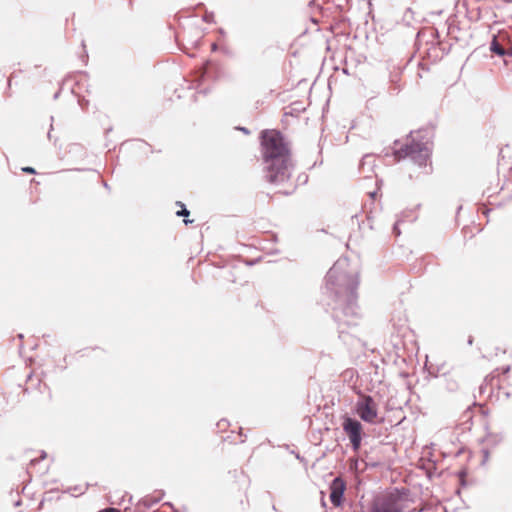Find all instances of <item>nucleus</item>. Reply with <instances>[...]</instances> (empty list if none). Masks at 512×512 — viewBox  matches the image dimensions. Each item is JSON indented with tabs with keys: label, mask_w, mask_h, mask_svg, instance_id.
<instances>
[{
	"label": "nucleus",
	"mask_w": 512,
	"mask_h": 512,
	"mask_svg": "<svg viewBox=\"0 0 512 512\" xmlns=\"http://www.w3.org/2000/svg\"><path fill=\"white\" fill-rule=\"evenodd\" d=\"M434 137L432 127H425L416 132H410V141L394 152L395 157L400 160L411 158L419 166L426 165L431 152V141Z\"/></svg>",
	"instance_id": "7ed1b4c3"
},
{
	"label": "nucleus",
	"mask_w": 512,
	"mask_h": 512,
	"mask_svg": "<svg viewBox=\"0 0 512 512\" xmlns=\"http://www.w3.org/2000/svg\"><path fill=\"white\" fill-rule=\"evenodd\" d=\"M375 167V159L372 154H366L363 156L360 162V170L366 178L371 176Z\"/></svg>",
	"instance_id": "6e6552de"
},
{
	"label": "nucleus",
	"mask_w": 512,
	"mask_h": 512,
	"mask_svg": "<svg viewBox=\"0 0 512 512\" xmlns=\"http://www.w3.org/2000/svg\"><path fill=\"white\" fill-rule=\"evenodd\" d=\"M109 512H120V510L116 509V508H110L109 509Z\"/></svg>",
	"instance_id": "4be33fe9"
},
{
	"label": "nucleus",
	"mask_w": 512,
	"mask_h": 512,
	"mask_svg": "<svg viewBox=\"0 0 512 512\" xmlns=\"http://www.w3.org/2000/svg\"><path fill=\"white\" fill-rule=\"evenodd\" d=\"M504 52L505 56H512V47H510L509 49H504Z\"/></svg>",
	"instance_id": "f3484780"
},
{
	"label": "nucleus",
	"mask_w": 512,
	"mask_h": 512,
	"mask_svg": "<svg viewBox=\"0 0 512 512\" xmlns=\"http://www.w3.org/2000/svg\"><path fill=\"white\" fill-rule=\"evenodd\" d=\"M345 488V482L340 477L332 480L330 484V501L334 506L341 505Z\"/></svg>",
	"instance_id": "0eeeda50"
},
{
	"label": "nucleus",
	"mask_w": 512,
	"mask_h": 512,
	"mask_svg": "<svg viewBox=\"0 0 512 512\" xmlns=\"http://www.w3.org/2000/svg\"><path fill=\"white\" fill-rule=\"evenodd\" d=\"M48 138L51 139V132H48Z\"/></svg>",
	"instance_id": "393cba45"
},
{
	"label": "nucleus",
	"mask_w": 512,
	"mask_h": 512,
	"mask_svg": "<svg viewBox=\"0 0 512 512\" xmlns=\"http://www.w3.org/2000/svg\"><path fill=\"white\" fill-rule=\"evenodd\" d=\"M398 225H399V222H396V223L394 224V226H393V232H394V234H395V235H397V236L401 234V232H400V230H399V228H398Z\"/></svg>",
	"instance_id": "dca6fc26"
},
{
	"label": "nucleus",
	"mask_w": 512,
	"mask_h": 512,
	"mask_svg": "<svg viewBox=\"0 0 512 512\" xmlns=\"http://www.w3.org/2000/svg\"><path fill=\"white\" fill-rule=\"evenodd\" d=\"M401 70L394 68L389 74L390 93L397 94L400 91Z\"/></svg>",
	"instance_id": "1a4fd4ad"
},
{
	"label": "nucleus",
	"mask_w": 512,
	"mask_h": 512,
	"mask_svg": "<svg viewBox=\"0 0 512 512\" xmlns=\"http://www.w3.org/2000/svg\"><path fill=\"white\" fill-rule=\"evenodd\" d=\"M192 220L184 219V223L187 225L188 223H191Z\"/></svg>",
	"instance_id": "5701e85b"
},
{
	"label": "nucleus",
	"mask_w": 512,
	"mask_h": 512,
	"mask_svg": "<svg viewBox=\"0 0 512 512\" xmlns=\"http://www.w3.org/2000/svg\"><path fill=\"white\" fill-rule=\"evenodd\" d=\"M342 427L348 436L352 449L358 451L361 447L363 426L360 421L355 418L345 416L343 418Z\"/></svg>",
	"instance_id": "39448f33"
},
{
	"label": "nucleus",
	"mask_w": 512,
	"mask_h": 512,
	"mask_svg": "<svg viewBox=\"0 0 512 512\" xmlns=\"http://www.w3.org/2000/svg\"><path fill=\"white\" fill-rule=\"evenodd\" d=\"M446 388L447 390L453 392V391H456L458 389V383L456 380L454 379H448L447 380V384H446Z\"/></svg>",
	"instance_id": "f8f14e48"
},
{
	"label": "nucleus",
	"mask_w": 512,
	"mask_h": 512,
	"mask_svg": "<svg viewBox=\"0 0 512 512\" xmlns=\"http://www.w3.org/2000/svg\"><path fill=\"white\" fill-rule=\"evenodd\" d=\"M503 437L502 435L500 434H488L486 436V439L485 441L488 443V445L494 447L496 446L498 443H500L502 441Z\"/></svg>",
	"instance_id": "9b49d317"
},
{
	"label": "nucleus",
	"mask_w": 512,
	"mask_h": 512,
	"mask_svg": "<svg viewBox=\"0 0 512 512\" xmlns=\"http://www.w3.org/2000/svg\"><path fill=\"white\" fill-rule=\"evenodd\" d=\"M217 49V45L216 44H213L212 45V50H216Z\"/></svg>",
	"instance_id": "b1692460"
},
{
	"label": "nucleus",
	"mask_w": 512,
	"mask_h": 512,
	"mask_svg": "<svg viewBox=\"0 0 512 512\" xmlns=\"http://www.w3.org/2000/svg\"><path fill=\"white\" fill-rule=\"evenodd\" d=\"M36 461V459L31 460V464H34Z\"/></svg>",
	"instance_id": "a878e982"
},
{
	"label": "nucleus",
	"mask_w": 512,
	"mask_h": 512,
	"mask_svg": "<svg viewBox=\"0 0 512 512\" xmlns=\"http://www.w3.org/2000/svg\"><path fill=\"white\" fill-rule=\"evenodd\" d=\"M261 139L266 180L272 184L286 182L291 176L293 165L283 135L279 131L264 130Z\"/></svg>",
	"instance_id": "f03ea898"
},
{
	"label": "nucleus",
	"mask_w": 512,
	"mask_h": 512,
	"mask_svg": "<svg viewBox=\"0 0 512 512\" xmlns=\"http://www.w3.org/2000/svg\"><path fill=\"white\" fill-rule=\"evenodd\" d=\"M355 411L361 420L369 424L376 422L378 405L370 395H361L355 404Z\"/></svg>",
	"instance_id": "20e7f679"
},
{
	"label": "nucleus",
	"mask_w": 512,
	"mask_h": 512,
	"mask_svg": "<svg viewBox=\"0 0 512 512\" xmlns=\"http://www.w3.org/2000/svg\"><path fill=\"white\" fill-rule=\"evenodd\" d=\"M468 344H469V345H472V344H473V337H472V336H469V338H468Z\"/></svg>",
	"instance_id": "412c9836"
},
{
	"label": "nucleus",
	"mask_w": 512,
	"mask_h": 512,
	"mask_svg": "<svg viewBox=\"0 0 512 512\" xmlns=\"http://www.w3.org/2000/svg\"><path fill=\"white\" fill-rule=\"evenodd\" d=\"M237 129H239L240 131L247 135L250 134V131L246 127H238Z\"/></svg>",
	"instance_id": "a211bd4d"
},
{
	"label": "nucleus",
	"mask_w": 512,
	"mask_h": 512,
	"mask_svg": "<svg viewBox=\"0 0 512 512\" xmlns=\"http://www.w3.org/2000/svg\"><path fill=\"white\" fill-rule=\"evenodd\" d=\"M203 20L207 23H211L214 21V15L213 13H206L203 17Z\"/></svg>",
	"instance_id": "4468645a"
},
{
	"label": "nucleus",
	"mask_w": 512,
	"mask_h": 512,
	"mask_svg": "<svg viewBox=\"0 0 512 512\" xmlns=\"http://www.w3.org/2000/svg\"><path fill=\"white\" fill-rule=\"evenodd\" d=\"M510 370V366H506L503 368V373H508Z\"/></svg>",
	"instance_id": "6ab92c4d"
},
{
	"label": "nucleus",
	"mask_w": 512,
	"mask_h": 512,
	"mask_svg": "<svg viewBox=\"0 0 512 512\" xmlns=\"http://www.w3.org/2000/svg\"><path fill=\"white\" fill-rule=\"evenodd\" d=\"M189 214V210L183 204H181V210L176 212V215L179 217H187Z\"/></svg>",
	"instance_id": "ddd939ff"
},
{
	"label": "nucleus",
	"mask_w": 512,
	"mask_h": 512,
	"mask_svg": "<svg viewBox=\"0 0 512 512\" xmlns=\"http://www.w3.org/2000/svg\"><path fill=\"white\" fill-rule=\"evenodd\" d=\"M348 260L338 259L327 272L324 293L331 298L327 303L331 306L332 317L341 334L345 328L356 326L360 319L357 305V288L359 280L356 274L347 271Z\"/></svg>",
	"instance_id": "f257e3e1"
},
{
	"label": "nucleus",
	"mask_w": 512,
	"mask_h": 512,
	"mask_svg": "<svg viewBox=\"0 0 512 512\" xmlns=\"http://www.w3.org/2000/svg\"><path fill=\"white\" fill-rule=\"evenodd\" d=\"M369 512H403L398 499L389 495L373 502Z\"/></svg>",
	"instance_id": "423d86ee"
},
{
	"label": "nucleus",
	"mask_w": 512,
	"mask_h": 512,
	"mask_svg": "<svg viewBox=\"0 0 512 512\" xmlns=\"http://www.w3.org/2000/svg\"><path fill=\"white\" fill-rule=\"evenodd\" d=\"M22 171L25 172V173H29V174H34L35 173V169L33 167H23L22 168Z\"/></svg>",
	"instance_id": "2eb2a0df"
},
{
	"label": "nucleus",
	"mask_w": 512,
	"mask_h": 512,
	"mask_svg": "<svg viewBox=\"0 0 512 512\" xmlns=\"http://www.w3.org/2000/svg\"><path fill=\"white\" fill-rule=\"evenodd\" d=\"M490 50H491V52H493L494 54H496L498 56H501V57L505 56L504 48L498 42V39L496 36H493V39L490 43Z\"/></svg>",
	"instance_id": "9d476101"
},
{
	"label": "nucleus",
	"mask_w": 512,
	"mask_h": 512,
	"mask_svg": "<svg viewBox=\"0 0 512 512\" xmlns=\"http://www.w3.org/2000/svg\"><path fill=\"white\" fill-rule=\"evenodd\" d=\"M484 452V458L487 459L488 458V455H489V452L487 449L483 450Z\"/></svg>",
	"instance_id": "aec40b11"
}]
</instances>
